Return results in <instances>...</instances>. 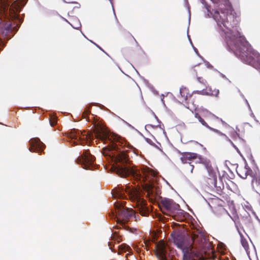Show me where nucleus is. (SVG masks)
I'll return each mask as SVG.
<instances>
[{
    "label": "nucleus",
    "mask_w": 260,
    "mask_h": 260,
    "mask_svg": "<svg viewBox=\"0 0 260 260\" xmlns=\"http://www.w3.org/2000/svg\"><path fill=\"white\" fill-rule=\"evenodd\" d=\"M93 126L96 138L109 141L110 155L115 164L112 168L113 171L121 177L132 176L141 182H148L144 188L148 196L155 198L157 193L153 182L157 180V172L147 166H143L138 169L132 166L130 154L133 152L127 146L125 141L117 135L108 136L101 122L95 121Z\"/></svg>",
    "instance_id": "obj_1"
},
{
    "label": "nucleus",
    "mask_w": 260,
    "mask_h": 260,
    "mask_svg": "<svg viewBox=\"0 0 260 260\" xmlns=\"http://www.w3.org/2000/svg\"><path fill=\"white\" fill-rule=\"evenodd\" d=\"M205 7L208 16L212 17L217 23L218 28L223 34L228 49L243 62L260 71V54L251 47L239 31L232 30L238 23L236 17L221 7L212 10L209 6L206 5Z\"/></svg>",
    "instance_id": "obj_2"
},
{
    "label": "nucleus",
    "mask_w": 260,
    "mask_h": 260,
    "mask_svg": "<svg viewBox=\"0 0 260 260\" xmlns=\"http://www.w3.org/2000/svg\"><path fill=\"white\" fill-rule=\"evenodd\" d=\"M205 7L208 16L212 17L217 23L218 28L223 34L228 49L243 62L260 71V54L251 47L239 31L232 30L238 23L236 17L221 7L212 10L209 6L206 5Z\"/></svg>",
    "instance_id": "obj_3"
},
{
    "label": "nucleus",
    "mask_w": 260,
    "mask_h": 260,
    "mask_svg": "<svg viewBox=\"0 0 260 260\" xmlns=\"http://www.w3.org/2000/svg\"><path fill=\"white\" fill-rule=\"evenodd\" d=\"M127 194L129 199L133 203V206L137 208L140 214L144 216L149 215V210L147 207L145 200L141 198L140 191L135 188H131L129 186L119 187L115 189V197L123 199L125 197V193Z\"/></svg>",
    "instance_id": "obj_4"
},
{
    "label": "nucleus",
    "mask_w": 260,
    "mask_h": 260,
    "mask_svg": "<svg viewBox=\"0 0 260 260\" xmlns=\"http://www.w3.org/2000/svg\"><path fill=\"white\" fill-rule=\"evenodd\" d=\"M117 210V224L116 228L118 229H123L126 231L133 232L132 229L125 225L133 217L134 212L133 209L124 208L123 203L120 206H116Z\"/></svg>",
    "instance_id": "obj_5"
},
{
    "label": "nucleus",
    "mask_w": 260,
    "mask_h": 260,
    "mask_svg": "<svg viewBox=\"0 0 260 260\" xmlns=\"http://www.w3.org/2000/svg\"><path fill=\"white\" fill-rule=\"evenodd\" d=\"M159 206L162 212L167 215L175 213L182 212L179 204L176 203L172 199L164 198L161 200Z\"/></svg>",
    "instance_id": "obj_6"
},
{
    "label": "nucleus",
    "mask_w": 260,
    "mask_h": 260,
    "mask_svg": "<svg viewBox=\"0 0 260 260\" xmlns=\"http://www.w3.org/2000/svg\"><path fill=\"white\" fill-rule=\"evenodd\" d=\"M206 236L204 232L200 229L193 230L191 235V242L189 244V247L194 248H202L206 242Z\"/></svg>",
    "instance_id": "obj_7"
},
{
    "label": "nucleus",
    "mask_w": 260,
    "mask_h": 260,
    "mask_svg": "<svg viewBox=\"0 0 260 260\" xmlns=\"http://www.w3.org/2000/svg\"><path fill=\"white\" fill-rule=\"evenodd\" d=\"M193 93L189 92V90L186 87L181 88L180 89V96H179L180 102L183 103L184 105L188 109H193L195 108L196 104L194 103V97Z\"/></svg>",
    "instance_id": "obj_8"
},
{
    "label": "nucleus",
    "mask_w": 260,
    "mask_h": 260,
    "mask_svg": "<svg viewBox=\"0 0 260 260\" xmlns=\"http://www.w3.org/2000/svg\"><path fill=\"white\" fill-rule=\"evenodd\" d=\"M94 156L91 154L89 150H86L78 157L76 162L85 169L92 170L94 167Z\"/></svg>",
    "instance_id": "obj_9"
},
{
    "label": "nucleus",
    "mask_w": 260,
    "mask_h": 260,
    "mask_svg": "<svg viewBox=\"0 0 260 260\" xmlns=\"http://www.w3.org/2000/svg\"><path fill=\"white\" fill-rule=\"evenodd\" d=\"M180 154V160L183 164L188 163L193 159H198V162L199 163L204 164L207 167H208L210 165L209 159L203 157L202 155L196 153L184 152H181Z\"/></svg>",
    "instance_id": "obj_10"
},
{
    "label": "nucleus",
    "mask_w": 260,
    "mask_h": 260,
    "mask_svg": "<svg viewBox=\"0 0 260 260\" xmlns=\"http://www.w3.org/2000/svg\"><path fill=\"white\" fill-rule=\"evenodd\" d=\"M69 135L71 139L74 141L75 145H84L89 139H90V135H83L80 131L75 128L71 130Z\"/></svg>",
    "instance_id": "obj_11"
},
{
    "label": "nucleus",
    "mask_w": 260,
    "mask_h": 260,
    "mask_svg": "<svg viewBox=\"0 0 260 260\" xmlns=\"http://www.w3.org/2000/svg\"><path fill=\"white\" fill-rule=\"evenodd\" d=\"M174 244L178 248L183 251L187 247H189V244H187L184 235L179 232H174L171 234Z\"/></svg>",
    "instance_id": "obj_12"
},
{
    "label": "nucleus",
    "mask_w": 260,
    "mask_h": 260,
    "mask_svg": "<svg viewBox=\"0 0 260 260\" xmlns=\"http://www.w3.org/2000/svg\"><path fill=\"white\" fill-rule=\"evenodd\" d=\"M182 260H200L201 256L199 252L194 248L190 247H187L183 251Z\"/></svg>",
    "instance_id": "obj_13"
},
{
    "label": "nucleus",
    "mask_w": 260,
    "mask_h": 260,
    "mask_svg": "<svg viewBox=\"0 0 260 260\" xmlns=\"http://www.w3.org/2000/svg\"><path fill=\"white\" fill-rule=\"evenodd\" d=\"M206 71H207V70L205 67H200V66L194 67L193 69V72L196 75L198 82L201 84L204 87H207V82L206 80L201 75H204Z\"/></svg>",
    "instance_id": "obj_14"
},
{
    "label": "nucleus",
    "mask_w": 260,
    "mask_h": 260,
    "mask_svg": "<svg viewBox=\"0 0 260 260\" xmlns=\"http://www.w3.org/2000/svg\"><path fill=\"white\" fill-rule=\"evenodd\" d=\"M29 143L30 145L29 150L31 152L41 153L45 147V144L38 138L30 139Z\"/></svg>",
    "instance_id": "obj_15"
},
{
    "label": "nucleus",
    "mask_w": 260,
    "mask_h": 260,
    "mask_svg": "<svg viewBox=\"0 0 260 260\" xmlns=\"http://www.w3.org/2000/svg\"><path fill=\"white\" fill-rule=\"evenodd\" d=\"M14 28H12V24L6 22L0 17V34L4 37L9 39L10 34L13 31Z\"/></svg>",
    "instance_id": "obj_16"
},
{
    "label": "nucleus",
    "mask_w": 260,
    "mask_h": 260,
    "mask_svg": "<svg viewBox=\"0 0 260 260\" xmlns=\"http://www.w3.org/2000/svg\"><path fill=\"white\" fill-rule=\"evenodd\" d=\"M155 253L158 258L160 260H166V245L164 242H159L156 245Z\"/></svg>",
    "instance_id": "obj_17"
},
{
    "label": "nucleus",
    "mask_w": 260,
    "mask_h": 260,
    "mask_svg": "<svg viewBox=\"0 0 260 260\" xmlns=\"http://www.w3.org/2000/svg\"><path fill=\"white\" fill-rule=\"evenodd\" d=\"M237 173L243 179H246L248 175L252 176V171L247 165L237 169Z\"/></svg>",
    "instance_id": "obj_18"
},
{
    "label": "nucleus",
    "mask_w": 260,
    "mask_h": 260,
    "mask_svg": "<svg viewBox=\"0 0 260 260\" xmlns=\"http://www.w3.org/2000/svg\"><path fill=\"white\" fill-rule=\"evenodd\" d=\"M194 93H198L202 95H211L217 97L218 96L219 91L218 89H212L211 88H207L206 89H203L200 91H193Z\"/></svg>",
    "instance_id": "obj_19"
},
{
    "label": "nucleus",
    "mask_w": 260,
    "mask_h": 260,
    "mask_svg": "<svg viewBox=\"0 0 260 260\" xmlns=\"http://www.w3.org/2000/svg\"><path fill=\"white\" fill-rule=\"evenodd\" d=\"M112 242H108V245L110 246V248L113 252H115L114 249L112 247V244L113 241L115 243H119L122 240V237L119 235L116 232H114L111 236Z\"/></svg>",
    "instance_id": "obj_20"
},
{
    "label": "nucleus",
    "mask_w": 260,
    "mask_h": 260,
    "mask_svg": "<svg viewBox=\"0 0 260 260\" xmlns=\"http://www.w3.org/2000/svg\"><path fill=\"white\" fill-rule=\"evenodd\" d=\"M252 177L251 183L253 188L256 191H260V175L256 174Z\"/></svg>",
    "instance_id": "obj_21"
},
{
    "label": "nucleus",
    "mask_w": 260,
    "mask_h": 260,
    "mask_svg": "<svg viewBox=\"0 0 260 260\" xmlns=\"http://www.w3.org/2000/svg\"><path fill=\"white\" fill-rule=\"evenodd\" d=\"M131 250V247L126 244H122L118 246V254H120L121 252H125Z\"/></svg>",
    "instance_id": "obj_22"
},
{
    "label": "nucleus",
    "mask_w": 260,
    "mask_h": 260,
    "mask_svg": "<svg viewBox=\"0 0 260 260\" xmlns=\"http://www.w3.org/2000/svg\"><path fill=\"white\" fill-rule=\"evenodd\" d=\"M241 237V243L244 248L247 250L249 248V245L247 241L244 238L242 234L240 233Z\"/></svg>",
    "instance_id": "obj_23"
},
{
    "label": "nucleus",
    "mask_w": 260,
    "mask_h": 260,
    "mask_svg": "<svg viewBox=\"0 0 260 260\" xmlns=\"http://www.w3.org/2000/svg\"><path fill=\"white\" fill-rule=\"evenodd\" d=\"M194 116L196 118H197L199 121L205 126L209 128V126L207 124V122L204 120V119L202 117V116L200 115L199 113H196L194 115Z\"/></svg>",
    "instance_id": "obj_24"
},
{
    "label": "nucleus",
    "mask_w": 260,
    "mask_h": 260,
    "mask_svg": "<svg viewBox=\"0 0 260 260\" xmlns=\"http://www.w3.org/2000/svg\"><path fill=\"white\" fill-rule=\"evenodd\" d=\"M231 136L234 140H237L240 138L239 135L234 130L231 131Z\"/></svg>",
    "instance_id": "obj_25"
},
{
    "label": "nucleus",
    "mask_w": 260,
    "mask_h": 260,
    "mask_svg": "<svg viewBox=\"0 0 260 260\" xmlns=\"http://www.w3.org/2000/svg\"><path fill=\"white\" fill-rule=\"evenodd\" d=\"M49 121L51 126H54L57 123V120L55 117H51Z\"/></svg>",
    "instance_id": "obj_26"
},
{
    "label": "nucleus",
    "mask_w": 260,
    "mask_h": 260,
    "mask_svg": "<svg viewBox=\"0 0 260 260\" xmlns=\"http://www.w3.org/2000/svg\"><path fill=\"white\" fill-rule=\"evenodd\" d=\"M90 111L89 109H86L84 110V111L83 112L82 116L84 118H86V117L90 114Z\"/></svg>",
    "instance_id": "obj_27"
},
{
    "label": "nucleus",
    "mask_w": 260,
    "mask_h": 260,
    "mask_svg": "<svg viewBox=\"0 0 260 260\" xmlns=\"http://www.w3.org/2000/svg\"><path fill=\"white\" fill-rule=\"evenodd\" d=\"M63 1L66 3H69V4L75 3V2L74 0H63Z\"/></svg>",
    "instance_id": "obj_28"
}]
</instances>
